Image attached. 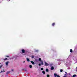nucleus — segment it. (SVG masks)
I'll list each match as a JSON object with an SVG mask.
<instances>
[{"mask_svg": "<svg viewBox=\"0 0 77 77\" xmlns=\"http://www.w3.org/2000/svg\"><path fill=\"white\" fill-rule=\"evenodd\" d=\"M47 77H50V75H47Z\"/></svg>", "mask_w": 77, "mask_h": 77, "instance_id": "obj_21", "label": "nucleus"}, {"mask_svg": "<svg viewBox=\"0 0 77 77\" xmlns=\"http://www.w3.org/2000/svg\"><path fill=\"white\" fill-rule=\"evenodd\" d=\"M51 70H53V69H54V67H53V66H52V67L51 68Z\"/></svg>", "mask_w": 77, "mask_h": 77, "instance_id": "obj_10", "label": "nucleus"}, {"mask_svg": "<svg viewBox=\"0 0 77 77\" xmlns=\"http://www.w3.org/2000/svg\"><path fill=\"white\" fill-rule=\"evenodd\" d=\"M70 53H72V49H71L70 50Z\"/></svg>", "mask_w": 77, "mask_h": 77, "instance_id": "obj_14", "label": "nucleus"}, {"mask_svg": "<svg viewBox=\"0 0 77 77\" xmlns=\"http://www.w3.org/2000/svg\"><path fill=\"white\" fill-rule=\"evenodd\" d=\"M26 62H25V61H23V63H25Z\"/></svg>", "mask_w": 77, "mask_h": 77, "instance_id": "obj_27", "label": "nucleus"}, {"mask_svg": "<svg viewBox=\"0 0 77 77\" xmlns=\"http://www.w3.org/2000/svg\"><path fill=\"white\" fill-rule=\"evenodd\" d=\"M60 72H63V70L62 69H61L60 70Z\"/></svg>", "mask_w": 77, "mask_h": 77, "instance_id": "obj_18", "label": "nucleus"}, {"mask_svg": "<svg viewBox=\"0 0 77 77\" xmlns=\"http://www.w3.org/2000/svg\"><path fill=\"white\" fill-rule=\"evenodd\" d=\"M10 72H11L10 71L7 72L6 73V74H9V73H10Z\"/></svg>", "mask_w": 77, "mask_h": 77, "instance_id": "obj_13", "label": "nucleus"}, {"mask_svg": "<svg viewBox=\"0 0 77 77\" xmlns=\"http://www.w3.org/2000/svg\"><path fill=\"white\" fill-rule=\"evenodd\" d=\"M5 57H9V56H6Z\"/></svg>", "mask_w": 77, "mask_h": 77, "instance_id": "obj_22", "label": "nucleus"}, {"mask_svg": "<svg viewBox=\"0 0 77 77\" xmlns=\"http://www.w3.org/2000/svg\"><path fill=\"white\" fill-rule=\"evenodd\" d=\"M31 63L32 64V65H35V64H34V62L33 61H31Z\"/></svg>", "mask_w": 77, "mask_h": 77, "instance_id": "obj_6", "label": "nucleus"}, {"mask_svg": "<svg viewBox=\"0 0 77 77\" xmlns=\"http://www.w3.org/2000/svg\"><path fill=\"white\" fill-rule=\"evenodd\" d=\"M54 77H60V76L59 75L57 74V73H54Z\"/></svg>", "mask_w": 77, "mask_h": 77, "instance_id": "obj_2", "label": "nucleus"}, {"mask_svg": "<svg viewBox=\"0 0 77 77\" xmlns=\"http://www.w3.org/2000/svg\"><path fill=\"white\" fill-rule=\"evenodd\" d=\"M3 72H5V71L4 70H3Z\"/></svg>", "mask_w": 77, "mask_h": 77, "instance_id": "obj_29", "label": "nucleus"}, {"mask_svg": "<svg viewBox=\"0 0 77 77\" xmlns=\"http://www.w3.org/2000/svg\"><path fill=\"white\" fill-rule=\"evenodd\" d=\"M39 51H38V50H36L35 51V52H38Z\"/></svg>", "mask_w": 77, "mask_h": 77, "instance_id": "obj_17", "label": "nucleus"}, {"mask_svg": "<svg viewBox=\"0 0 77 77\" xmlns=\"http://www.w3.org/2000/svg\"><path fill=\"white\" fill-rule=\"evenodd\" d=\"M26 59H27V62H30V60H29V58H27Z\"/></svg>", "mask_w": 77, "mask_h": 77, "instance_id": "obj_7", "label": "nucleus"}, {"mask_svg": "<svg viewBox=\"0 0 77 77\" xmlns=\"http://www.w3.org/2000/svg\"><path fill=\"white\" fill-rule=\"evenodd\" d=\"M54 25H55V23H53L52 24V26H54Z\"/></svg>", "mask_w": 77, "mask_h": 77, "instance_id": "obj_9", "label": "nucleus"}, {"mask_svg": "<svg viewBox=\"0 0 77 77\" xmlns=\"http://www.w3.org/2000/svg\"><path fill=\"white\" fill-rule=\"evenodd\" d=\"M65 73H66V74H67V72H65Z\"/></svg>", "mask_w": 77, "mask_h": 77, "instance_id": "obj_31", "label": "nucleus"}, {"mask_svg": "<svg viewBox=\"0 0 77 77\" xmlns=\"http://www.w3.org/2000/svg\"><path fill=\"white\" fill-rule=\"evenodd\" d=\"M4 60H8V58H6L5 59H4Z\"/></svg>", "mask_w": 77, "mask_h": 77, "instance_id": "obj_19", "label": "nucleus"}, {"mask_svg": "<svg viewBox=\"0 0 77 77\" xmlns=\"http://www.w3.org/2000/svg\"><path fill=\"white\" fill-rule=\"evenodd\" d=\"M9 63V62L7 61L6 62V65L7 66H8V64Z\"/></svg>", "mask_w": 77, "mask_h": 77, "instance_id": "obj_5", "label": "nucleus"}, {"mask_svg": "<svg viewBox=\"0 0 77 77\" xmlns=\"http://www.w3.org/2000/svg\"><path fill=\"white\" fill-rule=\"evenodd\" d=\"M2 65L0 66V68H2Z\"/></svg>", "mask_w": 77, "mask_h": 77, "instance_id": "obj_25", "label": "nucleus"}, {"mask_svg": "<svg viewBox=\"0 0 77 77\" xmlns=\"http://www.w3.org/2000/svg\"><path fill=\"white\" fill-rule=\"evenodd\" d=\"M42 70H44V68H41V70L42 71Z\"/></svg>", "mask_w": 77, "mask_h": 77, "instance_id": "obj_20", "label": "nucleus"}, {"mask_svg": "<svg viewBox=\"0 0 77 77\" xmlns=\"http://www.w3.org/2000/svg\"><path fill=\"white\" fill-rule=\"evenodd\" d=\"M42 73H43V74H45V71H42Z\"/></svg>", "mask_w": 77, "mask_h": 77, "instance_id": "obj_11", "label": "nucleus"}, {"mask_svg": "<svg viewBox=\"0 0 77 77\" xmlns=\"http://www.w3.org/2000/svg\"><path fill=\"white\" fill-rule=\"evenodd\" d=\"M25 50H24L23 49H22V53H25Z\"/></svg>", "mask_w": 77, "mask_h": 77, "instance_id": "obj_4", "label": "nucleus"}, {"mask_svg": "<svg viewBox=\"0 0 77 77\" xmlns=\"http://www.w3.org/2000/svg\"><path fill=\"white\" fill-rule=\"evenodd\" d=\"M35 61L37 62H38V59H35Z\"/></svg>", "mask_w": 77, "mask_h": 77, "instance_id": "obj_8", "label": "nucleus"}, {"mask_svg": "<svg viewBox=\"0 0 77 77\" xmlns=\"http://www.w3.org/2000/svg\"><path fill=\"white\" fill-rule=\"evenodd\" d=\"M41 63L39 64V66H41Z\"/></svg>", "mask_w": 77, "mask_h": 77, "instance_id": "obj_24", "label": "nucleus"}, {"mask_svg": "<svg viewBox=\"0 0 77 77\" xmlns=\"http://www.w3.org/2000/svg\"><path fill=\"white\" fill-rule=\"evenodd\" d=\"M62 39V40H63V39Z\"/></svg>", "mask_w": 77, "mask_h": 77, "instance_id": "obj_32", "label": "nucleus"}, {"mask_svg": "<svg viewBox=\"0 0 77 77\" xmlns=\"http://www.w3.org/2000/svg\"><path fill=\"white\" fill-rule=\"evenodd\" d=\"M3 72V71H1V73Z\"/></svg>", "mask_w": 77, "mask_h": 77, "instance_id": "obj_28", "label": "nucleus"}, {"mask_svg": "<svg viewBox=\"0 0 77 77\" xmlns=\"http://www.w3.org/2000/svg\"><path fill=\"white\" fill-rule=\"evenodd\" d=\"M11 71H13V72L14 71V69H12Z\"/></svg>", "mask_w": 77, "mask_h": 77, "instance_id": "obj_26", "label": "nucleus"}, {"mask_svg": "<svg viewBox=\"0 0 77 77\" xmlns=\"http://www.w3.org/2000/svg\"><path fill=\"white\" fill-rule=\"evenodd\" d=\"M45 66H48L49 64L48 63H47L45 61Z\"/></svg>", "mask_w": 77, "mask_h": 77, "instance_id": "obj_3", "label": "nucleus"}, {"mask_svg": "<svg viewBox=\"0 0 77 77\" xmlns=\"http://www.w3.org/2000/svg\"><path fill=\"white\" fill-rule=\"evenodd\" d=\"M29 68H32V66L31 65H29Z\"/></svg>", "mask_w": 77, "mask_h": 77, "instance_id": "obj_12", "label": "nucleus"}, {"mask_svg": "<svg viewBox=\"0 0 77 77\" xmlns=\"http://www.w3.org/2000/svg\"><path fill=\"white\" fill-rule=\"evenodd\" d=\"M38 60L39 61H41V65H44V62H43V61L42 60H41V58H39L38 59Z\"/></svg>", "mask_w": 77, "mask_h": 77, "instance_id": "obj_1", "label": "nucleus"}, {"mask_svg": "<svg viewBox=\"0 0 77 77\" xmlns=\"http://www.w3.org/2000/svg\"><path fill=\"white\" fill-rule=\"evenodd\" d=\"M46 72H48V69H46Z\"/></svg>", "mask_w": 77, "mask_h": 77, "instance_id": "obj_15", "label": "nucleus"}, {"mask_svg": "<svg viewBox=\"0 0 77 77\" xmlns=\"http://www.w3.org/2000/svg\"><path fill=\"white\" fill-rule=\"evenodd\" d=\"M66 75V74H65V75Z\"/></svg>", "mask_w": 77, "mask_h": 77, "instance_id": "obj_30", "label": "nucleus"}, {"mask_svg": "<svg viewBox=\"0 0 77 77\" xmlns=\"http://www.w3.org/2000/svg\"><path fill=\"white\" fill-rule=\"evenodd\" d=\"M76 76V75H74L73 76H72V77H75Z\"/></svg>", "mask_w": 77, "mask_h": 77, "instance_id": "obj_16", "label": "nucleus"}, {"mask_svg": "<svg viewBox=\"0 0 77 77\" xmlns=\"http://www.w3.org/2000/svg\"><path fill=\"white\" fill-rule=\"evenodd\" d=\"M32 58H34V56H32Z\"/></svg>", "mask_w": 77, "mask_h": 77, "instance_id": "obj_23", "label": "nucleus"}]
</instances>
